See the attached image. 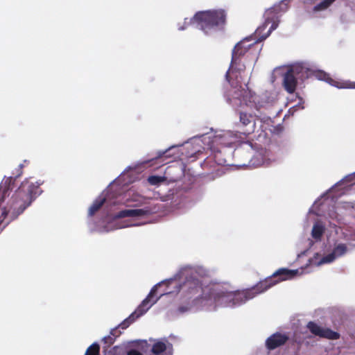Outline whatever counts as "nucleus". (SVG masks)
Listing matches in <instances>:
<instances>
[{"label":"nucleus","mask_w":355,"mask_h":355,"mask_svg":"<svg viewBox=\"0 0 355 355\" xmlns=\"http://www.w3.org/2000/svg\"><path fill=\"white\" fill-rule=\"evenodd\" d=\"M309 245H310L311 246H312V245H313V241H312V240H309Z\"/></svg>","instance_id":"c756f323"},{"label":"nucleus","mask_w":355,"mask_h":355,"mask_svg":"<svg viewBox=\"0 0 355 355\" xmlns=\"http://www.w3.org/2000/svg\"><path fill=\"white\" fill-rule=\"evenodd\" d=\"M336 0H322L313 8V12H320L327 9Z\"/></svg>","instance_id":"412c9836"},{"label":"nucleus","mask_w":355,"mask_h":355,"mask_svg":"<svg viewBox=\"0 0 355 355\" xmlns=\"http://www.w3.org/2000/svg\"><path fill=\"white\" fill-rule=\"evenodd\" d=\"M100 346L97 343H94L86 350L84 355H99Z\"/></svg>","instance_id":"5701e85b"},{"label":"nucleus","mask_w":355,"mask_h":355,"mask_svg":"<svg viewBox=\"0 0 355 355\" xmlns=\"http://www.w3.org/2000/svg\"><path fill=\"white\" fill-rule=\"evenodd\" d=\"M225 20V14L223 10L200 11L192 18H185L183 25L178 24V30L184 31L188 26L192 25L209 35L216 32L224 24Z\"/></svg>","instance_id":"423d86ee"},{"label":"nucleus","mask_w":355,"mask_h":355,"mask_svg":"<svg viewBox=\"0 0 355 355\" xmlns=\"http://www.w3.org/2000/svg\"><path fill=\"white\" fill-rule=\"evenodd\" d=\"M24 167V164H20L18 166V168L17 169V174H16V177H19L21 175L22 173V168Z\"/></svg>","instance_id":"a878e982"},{"label":"nucleus","mask_w":355,"mask_h":355,"mask_svg":"<svg viewBox=\"0 0 355 355\" xmlns=\"http://www.w3.org/2000/svg\"><path fill=\"white\" fill-rule=\"evenodd\" d=\"M349 251L347 244L336 243L331 252L327 255L321 256L319 253H315L313 257L309 260L311 266H320L329 264L337 259L345 256Z\"/></svg>","instance_id":"9b49d317"},{"label":"nucleus","mask_w":355,"mask_h":355,"mask_svg":"<svg viewBox=\"0 0 355 355\" xmlns=\"http://www.w3.org/2000/svg\"><path fill=\"white\" fill-rule=\"evenodd\" d=\"M329 202L330 200L327 198L318 207V202L315 201L309 212V216L313 213L336 221L340 225L338 228L343 230V238L349 241H355V232L350 230L351 227H341L347 225V220L344 215L355 218V201H340L331 207Z\"/></svg>","instance_id":"39448f33"},{"label":"nucleus","mask_w":355,"mask_h":355,"mask_svg":"<svg viewBox=\"0 0 355 355\" xmlns=\"http://www.w3.org/2000/svg\"><path fill=\"white\" fill-rule=\"evenodd\" d=\"M191 141L193 143L197 144L198 145H200V143L202 141L200 139V137H194L191 139Z\"/></svg>","instance_id":"bb28decb"},{"label":"nucleus","mask_w":355,"mask_h":355,"mask_svg":"<svg viewBox=\"0 0 355 355\" xmlns=\"http://www.w3.org/2000/svg\"><path fill=\"white\" fill-rule=\"evenodd\" d=\"M148 214L149 211L144 209H124L120 211L114 216V220L110 224H108L100 228L98 230V232L101 233H106L118 229H122L132 226H138L139 225V223H135L132 222L130 219L122 222L116 221V219L122 218H129L131 219H135L147 215Z\"/></svg>","instance_id":"1a4fd4ad"},{"label":"nucleus","mask_w":355,"mask_h":355,"mask_svg":"<svg viewBox=\"0 0 355 355\" xmlns=\"http://www.w3.org/2000/svg\"><path fill=\"white\" fill-rule=\"evenodd\" d=\"M240 122L244 127L246 128V130H245L243 132H241L242 136L249 135L254 130V118L252 114H247L244 112H241Z\"/></svg>","instance_id":"dca6fc26"},{"label":"nucleus","mask_w":355,"mask_h":355,"mask_svg":"<svg viewBox=\"0 0 355 355\" xmlns=\"http://www.w3.org/2000/svg\"><path fill=\"white\" fill-rule=\"evenodd\" d=\"M307 328L315 336L320 338H325L331 340H336L339 338V334L328 328H323L313 322L307 324Z\"/></svg>","instance_id":"ddd939ff"},{"label":"nucleus","mask_w":355,"mask_h":355,"mask_svg":"<svg viewBox=\"0 0 355 355\" xmlns=\"http://www.w3.org/2000/svg\"><path fill=\"white\" fill-rule=\"evenodd\" d=\"M123 198L120 194H116L112 191V189H107L103 191L101 195L94 201L88 210L89 216H92L100 209L102 206L106 208L111 207L119 204L123 203Z\"/></svg>","instance_id":"9d476101"},{"label":"nucleus","mask_w":355,"mask_h":355,"mask_svg":"<svg viewBox=\"0 0 355 355\" xmlns=\"http://www.w3.org/2000/svg\"><path fill=\"white\" fill-rule=\"evenodd\" d=\"M325 230L322 222L317 220L314 223L311 230V237L315 243L320 242Z\"/></svg>","instance_id":"a211bd4d"},{"label":"nucleus","mask_w":355,"mask_h":355,"mask_svg":"<svg viewBox=\"0 0 355 355\" xmlns=\"http://www.w3.org/2000/svg\"><path fill=\"white\" fill-rule=\"evenodd\" d=\"M42 181H31L24 180L19 188L12 193L6 185L0 186V232L13 219L21 214L32 202L42 193L40 186Z\"/></svg>","instance_id":"20e7f679"},{"label":"nucleus","mask_w":355,"mask_h":355,"mask_svg":"<svg viewBox=\"0 0 355 355\" xmlns=\"http://www.w3.org/2000/svg\"><path fill=\"white\" fill-rule=\"evenodd\" d=\"M272 80L275 81L277 76H282V85L289 94L295 92L297 79H304L309 76V68L302 62H296L289 65H282L274 69Z\"/></svg>","instance_id":"0eeeda50"},{"label":"nucleus","mask_w":355,"mask_h":355,"mask_svg":"<svg viewBox=\"0 0 355 355\" xmlns=\"http://www.w3.org/2000/svg\"><path fill=\"white\" fill-rule=\"evenodd\" d=\"M302 100L300 99V102L295 106L296 107H300V109H304V106L302 105Z\"/></svg>","instance_id":"cd10ccee"},{"label":"nucleus","mask_w":355,"mask_h":355,"mask_svg":"<svg viewBox=\"0 0 355 355\" xmlns=\"http://www.w3.org/2000/svg\"><path fill=\"white\" fill-rule=\"evenodd\" d=\"M329 224L331 226L332 225L333 227H335L337 226L336 224H335L334 223H332L331 221H329Z\"/></svg>","instance_id":"c85d7f7f"},{"label":"nucleus","mask_w":355,"mask_h":355,"mask_svg":"<svg viewBox=\"0 0 355 355\" xmlns=\"http://www.w3.org/2000/svg\"><path fill=\"white\" fill-rule=\"evenodd\" d=\"M354 181L355 182V172L353 173H351L349 175H346L345 178H343L341 180L338 182L334 187H332L329 192L331 193L336 189V188L343 185L345 183H349Z\"/></svg>","instance_id":"6ab92c4d"},{"label":"nucleus","mask_w":355,"mask_h":355,"mask_svg":"<svg viewBox=\"0 0 355 355\" xmlns=\"http://www.w3.org/2000/svg\"><path fill=\"white\" fill-rule=\"evenodd\" d=\"M241 149L250 150L251 153H253L252 158L249 161V166L257 167L268 164L271 160L270 153L268 150L261 148L255 150L250 142L243 143L241 148L237 149V153H240Z\"/></svg>","instance_id":"f8f14e48"},{"label":"nucleus","mask_w":355,"mask_h":355,"mask_svg":"<svg viewBox=\"0 0 355 355\" xmlns=\"http://www.w3.org/2000/svg\"><path fill=\"white\" fill-rule=\"evenodd\" d=\"M110 355H142V354L135 349L126 352L123 347H114Z\"/></svg>","instance_id":"aec40b11"},{"label":"nucleus","mask_w":355,"mask_h":355,"mask_svg":"<svg viewBox=\"0 0 355 355\" xmlns=\"http://www.w3.org/2000/svg\"><path fill=\"white\" fill-rule=\"evenodd\" d=\"M287 8L286 0H283L279 4L268 9L264 15V23L255 31V36L259 38L250 43L252 37H247L234 46L232 51L231 64L226 73V79L230 88L225 92L226 101L233 106L245 105L250 108L257 109L256 95L248 89L245 90L242 86L245 66L240 63V57L257 42L268 37L272 31L277 28L279 19L282 15L287 10Z\"/></svg>","instance_id":"f03ea898"},{"label":"nucleus","mask_w":355,"mask_h":355,"mask_svg":"<svg viewBox=\"0 0 355 355\" xmlns=\"http://www.w3.org/2000/svg\"><path fill=\"white\" fill-rule=\"evenodd\" d=\"M319 78L324 80L329 85L337 87L338 89H355V82H351L348 80L345 81H338L332 79L325 73H320Z\"/></svg>","instance_id":"2eb2a0df"},{"label":"nucleus","mask_w":355,"mask_h":355,"mask_svg":"<svg viewBox=\"0 0 355 355\" xmlns=\"http://www.w3.org/2000/svg\"><path fill=\"white\" fill-rule=\"evenodd\" d=\"M214 273V269L200 265L182 267L172 278L155 285L148 296L135 311L119 324V327L123 329H126L137 318L144 315L163 295L178 293L182 291L184 297L189 300L187 304L189 305L194 298L198 296L200 297L202 295V291L207 286H202L200 280L194 275L199 277H209Z\"/></svg>","instance_id":"7ed1b4c3"},{"label":"nucleus","mask_w":355,"mask_h":355,"mask_svg":"<svg viewBox=\"0 0 355 355\" xmlns=\"http://www.w3.org/2000/svg\"><path fill=\"white\" fill-rule=\"evenodd\" d=\"M172 345L167 340H160L153 344L150 355H172Z\"/></svg>","instance_id":"4468645a"},{"label":"nucleus","mask_w":355,"mask_h":355,"mask_svg":"<svg viewBox=\"0 0 355 355\" xmlns=\"http://www.w3.org/2000/svg\"><path fill=\"white\" fill-rule=\"evenodd\" d=\"M307 268L295 270L280 268L275 272L272 277L259 282L254 287L243 291L234 290L227 284L208 285L203 291L202 295L194 298L189 305L180 306L178 311L184 313L190 311H213L218 307L234 308L245 303L257 295L262 293L282 281L289 280L295 277L310 272Z\"/></svg>","instance_id":"f257e3e1"},{"label":"nucleus","mask_w":355,"mask_h":355,"mask_svg":"<svg viewBox=\"0 0 355 355\" xmlns=\"http://www.w3.org/2000/svg\"><path fill=\"white\" fill-rule=\"evenodd\" d=\"M243 139L241 132H234L231 130H218L214 135L210 148L215 153V159L218 164H227V159H220V154L224 148L234 147V146Z\"/></svg>","instance_id":"6e6552de"},{"label":"nucleus","mask_w":355,"mask_h":355,"mask_svg":"<svg viewBox=\"0 0 355 355\" xmlns=\"http://www.w3.org/2000/svg\"><path fill=\"white\" fill-rule=\"evenodd\" d=\"M173 148H175V146H172L169 147L168 148L166 149L165 150H159V151H157V155H156V157L155 158L152 159L151 160H148V161L143 162L141 163V164L142 165H146L150 161H154L155 159H161V158H162L164 157H170L171 155L169 154H168V153L171 149H173Z\"/></svg>","instance_id":"4be33fe9"},{"label":"nucleus","mask_w":355,"mask_h":355,"mask_svg":"<svg viewBox=\"0 0 355 355\" xmlns=\"http://www.w3.org/2000/svg\"><path fill=\"white\" fill-rule=\"evenodd\" d=\"M166 180L165 177L157 176V175H152L148 177V182L151 185H158L162 182H164Z\"/></svg>","instance_id":"b1692460"},{"label":"nucleus","mask_w":355,"mask_h":355,"mask_svg":"<svg viewBox=\"0 0 355 355\" xmlns=\"http://www.w3.org/2000/svg\"><path fill=\"white\" fill-rule=\"evenodd\" d=\"M116 331L115 329H113L110 332V335L107 336H105L103 338V340L104 341L105 343H107V344H112L114 341V338L116 336H115L114 334V332Z\"/></svg>","instance_id":"393cba45"},{"label":"nucleus","mask_w":355,"mask_h":355,"mask_svg":"<svg viewBox=\"0 0 355 355\" xmlns=\"http://www.w3.org/2000/svg\"><path fill=\"white\" fill-rule=\"evenodd\" d=\"M287 340L288 337L285 334L275 333L267 338L266 345L268 349H274L284 345Z\"/></svg>","instance_id":"f3484780"}]
</instances>
